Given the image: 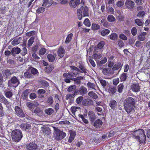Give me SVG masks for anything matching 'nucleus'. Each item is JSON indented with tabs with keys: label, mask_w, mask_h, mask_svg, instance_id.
I'll use <instances>...</instances> for the list:
<instances>
[{
	"label": "nucleus",
	"mask_w": 150,
	"mask_h": 150,
	"mask_svg": "<svg viewBox=\"0 0 150 150\" xmlns=\"http://www.w3.org/2000/svg\"><path fill=\"white\" fill-rule=\"evenodd\" d=\"M124 106L126 111L130 113L135 107L134 100L132 97L127 98L124 101Z\"/></svg>",
	"instance_id": "f257e3e1"
},
{
	"label": "nucleus",
	"mask_w": 150,
	"mask_h": 150,
	"mask_svg": "<svg viewBox=\"0 0 150 150\" xmlns=\"http://www.w3.org/2000/svg\"><path fill=\"white\" fill-rule=\"evenodd\" d=\"M134 137L140 141H145L146 140V136L144 133V130L142 129H139L134 131L133 134Z\"/></svg>",
	"instance_id": "f03ea898"
},
{
	"label": "nucleus",
	"mask_w": 150,
	"mask_h": 150,
	"mask_svg": "<svg viewBox=\"0 0 150 150\" xmlns=\"http://www.w3.org/2000/svg\"><path fill=\"white\" fill-rule=\"evenodd\" d=\"M77 13L79 20L82 19V17L87 16H88V8L86 6H81L80 8L77 9Z\"/></svg>",
	"instance_id": "7ed1b4c3"
},
{
	"label": "nucleus",
	"mask_w": 150,
	"mask_h": 150,
	"mask_svg": "<svg viewBox=\"0 0 150 150\" xmlns=\"http://www.w3.org/2000/svg\"><path fill=\"white\" fill-rule=\"evenodd\" d=\"M11 134L13 140L16 142L19 141L23 137L21 131L18 129H16L13 131Z\"/></svg>",
	"instance_id": "20e7f679"
},
{
	"label": "nucleus",
	"mask_w": 150,
	"mask_h": 150,
	"mask_svg": "<svg viewBox=\"0 0 150 150\" xmlns=\"http://www.w3.org/2000/svg\"><path fill=\"white\" fill-rule=\"evenodd\" d=\"M66 136V134L64 132L57 129L55 130L54 133V137L57 140H60L63 139Z\"/></svg>",
	"instance_id": "39448f33"
},
{
	"label": "nucleus",
	"mask_w": 150,
	"mask_h": 150,
	"mask_svg": "<svg viewBox=\"0 0 150 150\" xmlns=\"http://www.w3.org/2000/svg\"><path fill=\"white\" fill-rule=\"evenodd\" d=\"M19 83V80L16 76H13L11 78V80L8 82V85L10 87H16Z\"/></svg>",
	"instance_id": "423d86ee"
},
{
	"label": "nucleus",
	"mask_w": 150,
	"mask_h": 150,
	"mask_svg": "<svg viewBox=\"0 0 150 150\" xmlns=\"http://www.w3.org/2000/svg\"><path fill=\"white\" fill-rule=\"evenodd\" d=\"M71 67L72 69L74 70H76L77 71L82 73L83 72L85 74L87 73V70L86 69L85 67L81 64H80L79 65V67L80 69L81 70V71L78 68L75 67L71 66Z\"/></svg>",
	"instance_id": "0eeeda50"
},
{
	"label": "nucleus",
	"mask_w": 150,
	"mask_h": 150,
	"mask_svg": "<svg viewBox=\"0 0 150 150\" xmlns=\"http://www.w3.org/2000/svg\"><path fill=\"white\" fill-rule=\"evenodd\" d=\"M87 86L88 88L91 89L95 91L100 90L99 87L96 83L89 82L87 83Z\"/></svg>",
	"instance_id": "6e6552de"
},
{
	"label": "nucleus",
	"mask_w": 150,
	"mask_h": 150,
	"mask_svg": "<svg viewBox=\"0 0 150 150\" xmlns=\"http://www.w3.org/2000/svg\"><path fill=\"white\" fill-rule=\"evenodd\" d=\"M15 110L16 114L18 116L22 117L25 116V114L23 110L20 107L17 106H16L15 108Z\"/></svg>",
	"instance_id": "1a4fd4ad"
},
{
	"label": "nucleus",
	"mask_w": 150,
	"mask_h": 150,
	"mask_svg": "<svg viewBox=\"0 0 150 150\" xmlns=\"http://www.w3.org/2000/svg\"><path fill=\"white\" fill-rule=\"evenodd\" d=\"M41 132L43 133L44 135H48L50 134L51 130L48 127H42Z\"/></svg>",
	"instance_id": "9d476101"
},
{
	"label": "nucleus",
	"mask_w": 150,
	"mask_h": 150,
	"mask_svg": "<svg viewBox=\"0 0 150 150\" xmlns=\"http://www.w3.org/2000/svg\"><path fill=\"white\" fill-rule=\"evenodd\" d=\"M125 5L128 9H132L134 6V3L130 0H127L125 3Z\"/></svg>",
	"instance_id": "9b49d317"
},
{
	"label": "nucleus",
	"mask_w": 150,
	"mask_h": 150,
	"mask_svg": "<svg viewBox=\"0 0 150 150\" xmlns=\"http://www.w3.org/2000/svg\"><path fill=\"white\" fill-rule=\"evenodd\" d=\"M93 103V101L90 99H84L82 101V104L83 105L88 106L91 105Z\"/></svg>",
	"instance_id": "f8f14e48"
},
{
	"label": "nucleus",
	"mask_w": 150,
	"mask_h": 150,
	"mask_svg": "<svg viewBox=\"0 0 150 150\" xmlns=\"http://www.w3.org/2000/svg\"><path fill=\"white\" fill-rule=\"evenodd\" d=\"M27 148L29 150H35L37 148L36 144L34 143H31L27 145Z\"/></svg>",
	"instance_id": "ddd939ff"
},
{
	"label": "nucleus",
	"mask_w": 150,
	"mask_h": 150,
	"mask_svg": "<svg viewBox=\"0 0 150 150\" xmlns=\"http://www.w3.org/2000/svg\"><path fill=\"white\" fill-rule=\"evenodd\" d=\"M20 128L23 130H29L31 129L30 125L27 123L22 124L20 125Z\"/></svg>",
	"instance_id": "4468645a"
},
{
	"label": "nucleus",
	"mask_w": 150,
	"mask_h": 150,
	"mask_svg": "<svg viewBox=\"0 0 150 150\" xmlns=\"http://www.w3.org/2000/svg\"><path fill=\"white\" fill-rule=\"evenodd\" d=\"M79 2L80 0H75V1L74 0H71L70 1L69 4L71 7L75 8L79 4Z\"/></svg>",
	"instance_id": "2eb2a0df"
},
{
	"label": "nucleus",
	"mask_w": 150,
	"mask_h": 150,
	"mask_svg": "<svg viewBox=\"0 0 150 150\" xmlns=\"http://www.w3.org/2000/svg\"><path fill=\"white\" fill-rule=\"evenodd\" d=\"M146 35V32H142L139 35L138 39L141 41H143L145 40V36Z\"/></svg>",
	"instance_id": "dca6fc26"
},
{
	"label": "nucleus",
	"mask_w": 150,
	"mask_h": 150,
	"mask_svg": "<svg viewBox=\"0 0 150 150\" xmlns=\"http://www.w3.org/2000/svg\"><path fill=\"white\" fill-rule=\"evenodd\" d=\"M132 90L134 92H137L139 91L140 87L138 84H133L131 86Z\"/></svg>",
	"instance_id": "f3484780"
},
{
	"label": "nucleus",
	"mask_w": 150,
	"mask_h": 150,
	"mask_svg": "<svg viewBox=\"0 0 150 150\" xmlns=\"http://www.w3.org/2000/svg\"><path fill=\"white\" fill-rule=\"evenodd\" d=\"M88 118L91 121H93L96 118L95 114L92 111H89L88 113Z\"/></svg>",
	"instance_id": "a211bd4d"
},
{
	"label": "nucleus",
	"mask_w": 150,
	"mask_h": 150,
	"mask_svg": "<svg viewBox=\"0 0 150 150\" xmlns=\"http://www.w3.org/2000/svg\"><path fill=\"white\" fill-rule=\"evenodd\" d=\"M103 125V122L100 119L96 120L94 122V126L96 128L100 127Z\"/></svg>",
	"instance_id": "6ab92c4d"
},
{
	"label": "nucleus",
	"mask_w": 150,
	"mask_h": 150,
	"mask_svg": "<svg viewBox=\"0 0 150 150\" xmlns=\"http://www.w3.org/2000/svg\"><path fill=\"white\" fill-rule=\"evenodd\" d=\"M65 50L62 47H59L58 51V54L59 56L60 57H63L64 54Z\"/></svg>",
	"instance_id": "aec40b11"
},
{
	"label": "nucleus",
	"mask_w": 150,
	"mask_h": 150,
	"mask_svg": "<svg viewBox=\"0 0 150 150\" xmlns=\"http://www.w3.org/2000/svg\"><path fill=\"white\" fill-rule=\"evenodd\" d=\"M69 132L70 133V135L69 139V142L71 143L74 139L76 134L74 132L71 130L69 131Z\"/></svg>",
	"instance_id": "412c9836"
},
{
	"label": "nucleus",
	"mask_w": 150,
	"mask_h": 150,
	"mask_svg": "<svg viewBox=\"0 0 150 150\" xmlns=\"http://www.w3.org/2000/svg\"><path fill=\"white\" fill-rule=\"evenodd\" d=\"M30 90L27 89L24 91L22 94V97L24 99H26L28 97V94L30 92Z\"/></svg>",
	"instance_id": "4be33fe9"
},
{
	"label": "nucleus",
	"mask_w": 150,
	"mask_h": 150,
	"mask_svg": "<svg viewBox=\"0 0 150 150\" xmlns=\"http://www.w3.org/2000/svg\"><path fill=\"white\" fill-rule=\"evenodd\" d=\"M54 68V67L52 65H48L45 68V70L46 73H48L50 72Z\"/></svg>",
	"instance_id": "5701e85b"
},
{
	"label": "nucleus",
	"mask_w": 150,
	"mask_h": 150,
	"mask_svg": "<svg viewBox=\"0 0 150 150\" xmlns=\"http://www.w3.org/2000/svg\"><path fill=\"white\" fill-rule=\"evenodd\" d=\"M21 50L18 47H16L13 48L11 50L12 54L13 55L15 54H18L20 53Z\"/></svg>",
	"instance_id": "b1692460"
},
{
	"label": "nucleus",
	"mask_w": 150,
	"mask_h": 150,
	"mask_svg": "<svg viewBox=\"0 0 150 150\" xmlns=\"http://www.w3.org/2000/svg\"><path fill=\"white\" fill-rule=\"evenodd\" d=\"M79 91V92L82 94H85L87 92V88L83 86L80 87Z\"/></svg>",
	"instance_id": "393cba45"
},
{
	"label": "nucleus",
	"mask_w": 150,
	"mask_h": 150,
	"mask_svg": "<svg viewBox=\"0 0 150 150\" xmlns=\"http://www.w3.org/2000/svg\"><path fill=\"white\" fill-rule=\"evenodd\" d=\"M100 83L101 84L103 88H106L105 87L109 85V83L108 81H106L105 80L103 79L99 80Z\"/></svg>",
	"instance_id": "a878e982"
},
{
	"label": "nucleus",
	"mask_w": 150,
	"mask_h": 150,
	"mask_svg": "<svg viewBox=\"0 0 150 150\" xmlns=\"http://www.w3.org/2000/svg\"><path fill=\"white\" fill-rule=\"evenodd\" d=\"M110 105L112 109H114L117 105L116 102L114 100H111L110 103Z\"/></svg>",
	"instance_id": "bb28decb"
},
{
	"label": "nucleus",
	"mask_w": 150,
	"mask_h": 150,
	"mask_svg": "<svg viewBox=\"0 0 150 150\" xmlns=\"http://www.w3.org/2000/svg\"><path fill=\"white\" fill-rule=\"evenodd\" d=\"M88 95L89 96L95 99H96L98 98V96L93 91L89 92L88 93Z\"/></svg>",
	"instance_id": "cd10ccee"
},
{
	"label": "nucleus",
	"mask_w": 150,
	"mask_h": 150,
	"mask_svg": "<svg viewBox=\"0 0 150 150\" xmlns=\"http://www.w3.org/2000/svg\"><path fill=\"white\" fill-rule=\"evenodd\" d=\"M105 90L106 91L108 92L109 93L113 94L115 92L116 89L114 87H111L109 89L105 88Z\"/></svg>",
	"instance_id": "c85d7f7f"
},
{
	"label": "nucleus",
	"mask_w": 150,
	"mask_h": 150,
	"mask_svg": "<svg viewBox=\"0 0 150 150\" xmlns=\"http://www.w3.org/2000/svg\"><path fill=\"white\" fill-rule=\"evenodd\" d=\"M122 67V65L120 63H117L115 64L114 66L112 69L114 70H116L119 69Z\"/></svg>",
	"instance_id": "c756f323"
},
{
	"label": "nucleus",
	"mask_w": 150,
	"mask_h": 150,
	"mask_svg": "<svg viewBox=\"0 0 150 150\" xmlns=\"http://www.w3.org/2000/svg\"><path fill=\"white\" fill-rule=\"evenodd\" d=\"M80 108L79 107L72 106L71 108V110L73 114H75L76 112L78 110H79Z\"/></svg>",
	"instance_id": "7c9ffc66"
},
{
	"label": "nucleus",
	"mask_w": 150,
	"mask_h": 150,
	"mask_svg": "<svg viewBox=\"0 0 150 150\" xmlns=\"http://www.w3.org/2000/svg\"><path fill=\"white\" fill-rule=\"evenodd\" d=\"M63 76L65 78L72 79L73 78L72 72H71L69 73H64L63 74Z\"/></svg>",
	"instance_id": "2f4dec72"
},
{
	"label": "nucleus",
	"mask_w": 150,
	"mask_h": 150,
	"mask_svg": "<svg viewBox=\"0 0 150 150\" xmlns=\"http://www.w3.org/2000/svg\"><path fill=\"white\" fill-rule=\"evenodd\" d=\"M110 32V30L107 29H105L101 30L100 32V34L102 36H105L108 34Z\"/></svg>",
	"instance_id": "473e14b6"
},
{
	"label": "nucleus",
	"mask_w": 150,
	"mask_h": 150,
	"mask_svg": "<svg viewBox=\"0 0 150 150\" xmlns=\"http://www.w3.org/2000/svg\"><path fill=\"white\" fill-rule=\"evenodd\" d=\"M76 88V86H71L68 88L67 91H68L69 92L74 91V92H75L76 93V92L75 91Z\"/></svg>",
	"instance_id": "72a5a7b5"
},
{
	"label": "nucleus",
	"mask_w": 150,
	"mask_h": 150,
	"mask_svg": "<svg viewBox=\"0 0 150 150\" xmlns=\"http://www.w3.org/2000/svg\"><path fill=\"white\" fill-rule=\"evenodd\" d=\"M105 42L103 41H101L99 42L97 45V48L99 50H101L103 48Z\"/></svg>",
	"instance_id": "f704fd0d"
},
{
	"label": "nucleus",
	"mask_w": 150,
	"mask_h": 150,
	"mask_svg": "<svg viewBox=\"0 0 150 150\" xmlns=\"http://www.w3.org/2000/svg\"><path fill=\"white\" fill-rule=\"evenodd\" d=\"M54 111V110L52 108H48L45 110V113L48 115H50L52 114Z\"/></svg>",
	"instance_id": "c9c22d12"
},
{
	"label": "nucleus",
	"mask_w": 150,
	"mask_h": 150,
	"mask_svg": "<svg viewBox=\"0 0 150 150\" xmlns=\"http://www.w3.org/2000/svg\"><path fill=\"white\" fill-rule=\"evenodd\" d=\"M47 57L48 60L50 62H52L54 61L55 59L54 57L52 54H49L47 55Z\"/></svg>",
	"instance_id": "e433bc0d"
},
{
	"label": "nucleus",
	"mask_w": 150,
	"mask_h": 150,
	"mask_svg": "<svg viewBox=\"0 0 150 150\" xmlns=\"http://www.w3.org/2000/svg\"><path fill=\"white\" fill-rule=\"evenodd\" d=\"M101 57V54L99 53H94L93 55V58L96 60L100 59Z\"/></svg>",
	"instance_id": "4c0bfd02"
},
{
	"label": "nucleus",
	"mask_w": 150,
	"mask_h": 150,
	"mask_svg": "<svg viewBox=\"0 0 150 150\" xmlns=\"http://www.w3.org/2000/svg\"><path fill=\"white\" fill-rule=\"evenodd\" d=\"M35 38L34 37H32L30 39L28 40V46L29 47L31 46L34 41Z\"/></svg>",
	"instance_id": "58836bf2"
},
{
	"label": "nucleus",
	"mask_w": 150,
	"mask_h": 150,
	"mask_svg": "<svg viewBox=\"0 0 150 150\" xmlns=\"http://www.w3.org/2000/svg\"><path fill=\"white\" fill-rule=\"evenodd\" d=\"M72 36L73 34L71 33H70L67 35L65 40L66 43H68L70 41Z\"/></svg>",
	"instance_id": "ea45409f"
},
{
	"label": "nucleus",
	"mask_w": 150,
	"mask_h": 150,
	"mask_svg": "<svg viewBox=\"0 0 150 150\" xmlns=\"http://www.w3.org/2000/svg\"><path fill=\"white\" fill-rule=\"evenodd\" d=\"M75 94V92H74V93L73 94L71 93H69L67 94L66 96V98L67 100H70L72 98H74V95Z\"/></svg>",
	"instance_id": "a19ab883"
},
{
	"label": "nucleus",
	"mask_w": 150,
	"mask_h": 150,
	"mask_svg": "<svg viewBox=\"0 0 150 150\" xmlns=\"http://www.w3.org/2000/svg\"><path fill=\"white\" fill-rule=\"evenodd\" d=\"M117 34L115 33H112L109 36L110 38L113 40H115L117 39Z\"/></svg>",
	"instance_id": "79ce46f5"
},
{
	"label": "nucleus",
	"mask_w": 150,
	"mask_h": 150,
	"mask_svg": "<svg viewBox=\"0 0 150 150\" xmlns=\"http://www.w3.org/2000/svg\"><path fill=\"white\" fill-rule=\"evenodd\" d=\"M100 28V26L96 23H93L92 25V29L94 30H96Z\"/></svg>",
	"instance_id": "37998d69"
},
{
	"label": "nucleus",
	"mask_w": 150,
	"mask_h": 150,
	"mask_svg": "<svg viewBox=\"0 0 150 150\" xmlns=\"http://www.w3.org/2000/svg\"><path fill=\"white\" fill-rule=\"evenodd\" d=\"M47 50L45 48H41L39 52V54L40 55H43L46 52Z\"/></svg>",
	"instance_id": "c03bdc74"
},
{
	"label": "nucleus",
	"mask_w": 150,
	"mask_h": 150,
	"mask_svg": "<svg viewBox=\"0 0 150 150\" xmlns=\"http://www.w3.org/2000/svg\"><path fill=\"white\" fill-rule=\"evenodd\" d=\"M20 41L19 39H15L11 42L12 45L15 46L20 43Z\"/></svg>",
	"instance_id": "a18cd8bd"
},
{
	"label": "nucleus",
	"mask_w": 150,
	"mask_h": 150,
	"mask_svg": "<svg viewBox=\"0 0 150 150\" xmlns=\"http://www.w3.org/2000/svg\"><path fill=\"white\" fill-rule=\"evenodd\" d=\"M135 23L139 26H142L143 25V22L140 19H137L135 20Z\"/></svg>",
	"instance_id": "49530a36"
},
{
	"label": "nucleus",
	"mask_w": 150,
	"mask_h": 150,
	"mask_svg": "<svg viewBox=\"0 0 150 150\" xmlns=\"http://www.w3.org/2000/svg\"><path fill=\"white\" fill-rule=\"evenodd\" d=\"M88 61L93 67L96 66V64L94 62L93 58L91 56H89L88 57Z\"/></svg>",
	"instance_id": "de8ad7c7"
},
{
	"label": "nucleus",
	"mask_w": 150,
	"mask_h": 150,
	"mask_svg": "<svg viewBox=\"0 0 150 150\" xmlns=\"http://www.w3.org/2000/svg\"><path fill=\"white\" fill-rule=\"evenodd\" d=\"M127 73H123L120 77L121 81H125L127 79Z\"/></svg>",
	"instance_id": "09e8293b"
},
{
	"label": "nucleus",
	"mask_w": 150,
	"mask_h": 150,
	"mask_svg": "<svg viewBox=\"0 0 150 150\" xmlns=\"http://www.w3.org/2000/svg\"><path fill=\"white\" fill-rule=\"evenodd\" d=\"M44 2L42 4L43 6H45L47 7H48L50 6H51L52 5L51 3H49V2H48L49 0H43Z\"/></svg>",
	"instance_id": "8fccbe9b"
},
{
	"label": "nucleus",
	"mask_w": 150,
	"mask_h": 150,
	"mask_svg": "<svg viewBox=\"0 0 150 150\" xmlns=\"http://www.w3.org/2000/svg\"><path fill=\"white\" fill-rule=\"evenodd\" d=\"M101 23L104 26L106 27L108 25V22L106 21L105 18H103L100 21Z\"/></svg>",
	"instance_id": "3c124183"
},
{
	"label": "nucleus",
	"mask_w": 150,
	"mask_h": 150,
	"mask_svg": "<svg viewBox=\"0 0 150 150\" xmlns=\"http://www.w3.org/2000/svg\"><path fill=\"white\" fill-rule=\"evenodd\" d=\"M107 18L108 21L110 22H113L115 20V18L112 15L108 16Z\"/></svg>",
	"instance_id": "603ef678"
},
{
	"label": "nucleus",
	"mask_w": 150,
	"mask_h": 150,
	"mask_svg": "<svg viewBox=\"0 0 150 150\" xmlns=\"http://www.w3.org/2000/svg\"><path fill=\"white\" fill-rule=\"evenodd\" d=\"M11 73L9 70L7 69L4 71L3 74V75L4 76L7 77L10 75H11Z\"/></svg>",
	"instance_id": "864d4df0"
},
{
	"label": "nucleus",
	"mask_w": 150,
	"mask_h": 150,
	"mask_svg": "<svg viewBox=\"0 0 150 150\" xmlns=\"http://www.w3.org/2000/svg\"><path fill=\"white\" fill-rule=\"evenodd\" d=\"M84 24L85 25L89 27L91 25V23L89 20L88 18H86L84 21Z\"/></svg>",
	"instance_id": "5fc2aeb1"
},
{
	"label": "nucleus",
	"mask_w": 150,
	"mask_h": 150,
	"mask_svg": "<svg viewBox=\"0 0 150 150\" xmlns=\"http://www.w3.org/2000/svg\"><path fill=\"white\" fill-rule=\"evenodd\" d=\"M41 83L44 87H47L49 86V84L47 81L45 80H42L40 81Z\"/></svg>",
	"instance_id": "6e6d98bb"
},
{
	"label": "nucleus",
	"mask_w": 150,
	"mask_h": 150,
	"mask_svg": "<svg viewBox=\"0 0 150 150\" xmlns=\"http://www.w3.org/2000/svg\"><path fill=\"white\" fill-rule=\"evenodd\" d=\"M124 88V86L122 84H120L118 86V91L119 93L122 92Z\"/></svg>",
	"instance_id": "4d7b16f0"
},
{
	"label": "nucleus",
	"mask_w": 150,
	"mask_h": 150,
	"mask_svg": "<svg viewBox=\"0 0 150 150\" xmlns=\"http://www.w3.org/2000/svg\"><path fill=\"white\" fill-rule=\"evenodd\" d=\"M79 117L81 118L83 122L86 124H87L88 122V120L84 118L83 115H79Z\"/></svg>",
	"instance_id": "13d9d810"
},
{
	"label": "nucleus",
	"mask_w": 150,
	"mask_h": 150,
	"mask_svg": "<svg viewBox=\"0 0 150 150\" xmlns=\"http://www.w3.org/2000/svg\"><path fill=\"white\" fill-rule=\"evenodd\" d=\"M83 99V96H79L76 99V102L77 104H79L82 102Z\"/></svg>",
	"instance_id": "bf43d9fd"
},
{
	"label": "nucleus",
	"mask_w": 150,
	"mask_h": 150,
	"mask_svg": "<svg viewBox=\"0 0 150 150\" xmlns=\"http://www.w3.org/2000/svg\"><path fill=\"white\" fill-rule=\"evenodd\" d=\"M4 103L5 105L9 106L10 105V104L9 102H8L7 100L5 98L4 99H3V100H2L1 101V102Z\"/></svg>",
	"instance_id": "052dcab7"
},
{
	"label": "nucleus",
	"mask_w": 150,
	"mask_h": 150,
	"mask_svg": "<svg viewBox=\"0 0 150 150\" xmlns=\"http://www.w3.org/2000/svg\"><path fill=\"white\" fill-rule=\"evenodd\" d=\"M53 102V98L52 97L50 96L48 98L47 101V103L49 105H51L52 104Z\"/></svg>",
	"instance_id": "680f3d73"
},
{
	"label": "nucleus",
	"mask_w": 150,
	"mask_h": 150,
	"mask_svg": "<svg viewBox=\"0 0 150 150\" xmlns=\"http://www.w3.org/2000/svg\"><path fill=\"white\" fill-rule=\"evenodd\" d=\"M45 10V8L43 7H40L37 9V12L38 14L43 13Z\"/></svg>",
	"instance_id": "e2e57ef3"
},
{
	"label": "nucleus",
	"mask_w": 150,
	"mask_h": 150,
	"mask_svg": "<svg viewBox=\"0 0 150 150\" xmlns=\"http://www.w3.org/2000/svg\"><path fill=\"white\" fill-rule=\"evenodd\" d=\"M26 105L30 109H31L34 107L35 105L33 103L28 102L26 103Z\"/></svg>",
	"instance_id": "0e129e2a"
},
{
	"label": "nucleus",
	"mask_w": 150,
	"mask_h": 150,
	"mask_svg": "<svg viewBox=\"0 0 150 150\" xmlns=\"http://www.w3.org/2000/svg\"><path fill=\"white\" fill-rule=\"evenodd\" d=\"M119 38L124 40H126L127 39V38L125 35L121 33L119 35Z\"/></svg>",
	"instance_id": "69168bd1"
},
{
	"label": "nucleus",
	"mask_w": 150,
	"mask_h": 150,
	"mask_svg": "<svg viewBox=\"0 0 150 150\" xmlns=\"http://www.w3.org/2000/svg\"><path fill=\"white\" fill-rule=\"evenodd\" d=\"M131 33L134 36H135L136 35L137 33V30L135 27H133L132 28Z\"/></svg>",
	"instance_id": "338daca9"
},
{
	"label": "nucleus",
	"mask_w": 150,
	"mask_h": 150,
	"mask_svg": "<svg viewBox=\"0 0 150 150\" xmlns=\"http://www.w3.org/2000/svg\"><path fill=\"white\" fill-rule=\"evenodd\" d=\"M42 111L40 108H37L34 110V112L35 114L38 115L39 114L42 113Z\"/></svg>",
	"instance_id": "774afa93"
}]
</instances>
